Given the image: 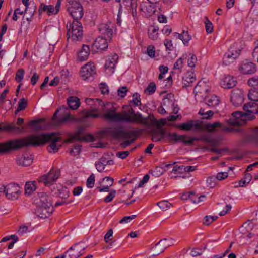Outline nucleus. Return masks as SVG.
I'll return each instance as SVG.
<instances>
[{"mask_svg": "<svg viewBox=\"0 0 258 258\" xmlns=\"http://www.w3.org/2000/svg\"><path fill=\"white\" fill-rule=\"evenodd\" d=\"M70 6L68 8L71 16H83V8L80 4V0H67Z\"/></svg>", "mask_w": 258, "mask_h": 258, "instance_id": "nucleus-16", "label": "nucleus"}, {"mask_svg": "<svg viewBox=\"0 0 258 258\" xmlns=\"http://www.w3.org/2000/svg\"><path fill=\"white\" fill-rule=\"evenodd\" d=\"M20 193L19 187L15 184H10L6 186V197L8 199L14 200L18 198Z\"/></svg>", "mask_w": 258, "mask_h": 258, "instance_id": "nucleus-21", "label": "nucleus"}, {"mask_svg": "<svg viewBox=\"0 0 258 258\" xmlns=\"http://www.w3.org/2000/svg\"><path fill=\"white\" fill-rule=\"evenodd\" d=\"M67 103L70 109H77L80 105V99L76 96H70L67 99Z\"/></svg>", "mask_w": 258, "mask_h": 258, "instance_id": "nucleus-35", "label": "nucleus"}, {"mask_svg": "<svg viewBox=\"0 0 258 258\" xmlns=\"http://www.w3.org/2000/svg\"><path fill=\"white\" fill-rule=\"evenodd\" d=\"M35 10L36 7L34 6L30 7H26L24 10V14H26L28 16L30 15L31 16H33L34 14Z\"/></svg>", "mask_w": 258, "mask_h": 258, "instance_id": "nucleus-56", "label": "nucleus"}, {"mask_svg": "<svg viewBox=\"0 0 258 258\" xmlns=\"http://www.w3.org/2000/svg\"><path fill=\"white\" fill-rule=\"evenodd\" d=\"M27 106V101L24 98H21L18 102V106L16 111V113L20 111L24 110L26 108Z\"/></svg>", "mask_w": 258, "mask_h": 258, "instance_id": "nucleus-45", "label": "nucleus"}, {"mask_svg": "<svg viewBox=\"0 0 258 258\" xmlns=\"http://www.w3.org/2000/svg\"><path fill=\"white\" fill-rule=\"evenodd\" d=\"M205 104L211 108H214L217 106L220 102V100L218 96L214 94H208L205 97L204 100Z\"/></svg>", "mask_w": 258, "mask_h": 258, "instance_id": "nucleus-28", "label": "nucleus"}, {"mask_svg": "<svg viewBox=\"0 0 258 258\" xmlns=\"http://www.w3.org/2000/svg\"><path fill=\"white\" fill-rule=\"evenodd\" d=\"M60 110H63L64 112L67 113V114L60 119L59 123L57 124L58 125L66 122L70 118V113L67 112V111H69V110L66 106H63L61 108H60Z\"/></svg>", "mask_w": 258, "mask_h": 258, "instance_id": "nucleus-43", "label": "nucleus"}, {"mask_svg": "<svg viewBox=\"0 0 258 258\" xmlns=\"http://www.w3.org/2000/svg\"><path fill=\"white\" fill-rule=\"evenodd\" d=\"M86 103L90 106V109L84 110L83 114L84 118H96L99 116V107L103 106V103L99 99L87 98Z\"/></svg>", "mask_w": 258, "mask_h": 258, "instance_id": "nucleus-6", "label": "nucleus"}, {"mask_svg": "<svg viewBox=\"0 0 258 258\" xmlns=\"http://www.w3.org/2000/svg\"><path fill=\"white\" fill-rule=\"evenodd\" d=\"M117 92L118 96L121 97H124L126 95V93L127 92V87L123 86L119 88L118 89Z\"/></svg>", "mask_w": 258, "mask_h": 258, "instance_id": "nucleus-62", "label": "nucleus"}, {"mask_svg": "<svg viewBox=\"0 0 258 258\" xmlns=\"http://www.w3.org/2000/svg\"><path fill=\"white\" fill-rule=\"evenodd\" d=\"M39 206L42 207H53L51 198L45 193H41L39 196Z\"/></svg>", "mask_w": 258, "mask_h": 258, "instance_id": "nucleus-33", "label": "nucleus"}, {"mask_svg": "<svg viewBox=\"0 0 258 258\" xmlns=\"http://www.w3.org/2000/svg\"><path fill=\"white\" fill-rule=\"evenodd\" d=\"M115 28V24L111 21H108L107 23L101 24L99 25V31L102 36L107 38L110 41L112 39Z\"/></svg>", "mask_w": 258, "mask_h": 258, "instance_id": "nucleus-15", "label": "nucleus"}, {"mask_svg": "<svg viewBox=\"0 0 258 258\" xmlns=\"http://www.w3.org/2000/svg\"><path fill=\"white\" fill-rule=\"evenodd\" d=\"M103 181H109L110 183L107 184V185L103 186V187H97L100 192H108L109 191V187L112 185L114 179L112 178L109 177H105L103 179Z\"/></svg>", "mask_w": 258, "mask_h": 258, "instance_id": "nucleus-39", "label": "nucleus"}, {"mask_svg": "<svg viewBox=\"0 0 258 258\" xmlns=\"http://www.w3.org/2000/svg\"><path fill=\"white\" fill-rule=\"evenodd\" d=\"M240 52L241 50L235 47L234 45L231 46L223 56V64L228 66L233 63L238 57Z\"/></svg>", "mask_w": 258, "mask_h": 258, "instance_id": "nucleus-11", "label": "nucleus"}, {"mask_svg": "<svg viewBox=\"0 0 258 258\" xmlns=\"http://www.w3.org/2000/svg\"><path fill=\"white\" fill-rule=\"evenodd\" d=\"M133 99L132 102L134 104L135 106H137L141 104L140 95L138 93H135L133 95Z\"/></svg>", "mask_w": 258, "mask_h": 258, "instance_id": "nucleus-57", "label": "nucleus"}, {"mask_svg": "<svg viewBox=\"0 0 258 258\" xmlns=\"http://www.w3.org/2000/svg\"><path fill=\"white\" fill-rule=\"evenodd\" d=\"M95 177L94 174L91 175L88 177L87 180L86 185L88 188H92L94 186Z\"/></svg>", "mask_w": 258, "mask_h": 258, "instance_id": "nucleus-53", "label": "nucleus"}, {"mask_svg": "<svg viewBox=\"0 0 258 258\" xmlns=\"http://www.w3.org/2000/svg\"><path fill=\"white\" fill-rule=\"evenodd\" d=\"M16 162L19 165L27 166L32 163L33 159L31 157L28 156H22L17 158Z\"/></svg>", "mask_w": 258, "mask_h": 258, "instance_id": "nucleus-34", "label": "nucleus"}, {"mask_svg": "<svg viewBox=\"0 0 258 258\" xmlns=\"http://www.w3.org/2000/svg\"><path fill=\"white\" fill-rule=\"evenodd\" d=\"M228 176V174L226 172H219L217 173L216 176V179L218 180H223L226 178Z\"/></svg>", "mask_w": 258, "mask_h": 258, "instance_id": "nucleus-64", "label": "nucleus"}, {"mask_svg": "<svg viewBox=\"0 0 258 258\" xmlns=\"http://www.w3.org/2000/svg\"><path fill=\"white\" fill-rule=\"evenodd\" d=\"M156 89V86L155 83L151 82L145 89V92H148L149 94H152L155 92Z\"/></svg>", "mask_w": 258, "mask_h": 258, "instance_id": "nucleus-54", "label": "nucleus"}, {"mask_svg": "<svg viewBox=\"0 0 258 258\" xmlns=\"http://www.w3.org/2000/svg\"><path fill=\"white\" fill-rule=\"evenodd\" d=\"M171 137L172 139L175 141H180L187 145H191L195 141H202L206 143H210L211 142V138L207 135H202L199 138L192 137L189 138L188 140H186L187 138L185 135H178L176 133L173 134H169Z\"/></svg>", "mask_w": 258, "mask_h": 258, "instance_id": "nucleus-10", "label": "nucleus"}, {"mask_svg": "<svg viewBox=\"0 0 258 258\" xmlns=\"http://www.w3.org/2000/svg\"><path fill=\"white\" fill-rule=\"evenodd\" d=\"M62 140L58 132L33 134L25 138L10 140L0 144V152L6 153L12 150H17L23 147L40 146L49 142L48 151L57 152L62 146Z\"/></svg>", "mask_w": 258, "mask_h": 258, "instance_id": "nucleus-1", "label": "nucleus"}, {"mask_svg": "<svg viewBox=\"0 0 258 258\" xmlns=\"http://www.w3.org/2000/svg\"><path fill=\"white\" fill-rule=\"evenodd\" d=\"M81 149V145L79 144L75 145L73 148H72L70 152V153L74 156L80 154Z\"/></svg>", "mask_w": 258, "mask_h": 258, "instance_id": "nucleus-55", "label": "nucleus"}, {"mask_svg": "<svg viewBox=\"0 0 258 258\" xmlns=\"http://www.w3.org/2000/svg\"><path fill=\"white\" fill-rule=\"evenodd\" d=\"M95 166L98 172H103L106 166V158H101L98 162L96 163Z\"/></svg>", "mask_w": 258, "mask_h": 258, "instance_id": "nucleus-41", "label": "nucleus"}, {"mask_svg": "<svg viewBox=\"0 0 258 258\" xmlns=\"http://www.w3.org/2000/svg\"><path fill=\"white\" fill-rule=\"evenodd\" d=\"M126 107L128 109L127 110H124L122 113H119L116 112V109L114 107L108 110H106L104 106L103 110L105 113L103 117L106 120L116 122L145 124L147 123L146 119L143 118L140 113L135 112L132 107L129 106H126Z\"/></svg>", "mask_w": 258, "mask_h": 258, "instance_id": "nucleus-3", "label": "nucleus"}, {"mask_svg": "<svg viewBox=\"0 0 258 258\" xmlns=\"http://www.w3.org/2000/svg\"><path fill=\"white\" fill-rule=\"evenodd\" d=\"M208 90L209 89L206 84L199 81L194 90L196 99L199 102L203 101L205 97L208 94Z\"/></svg>", "mask_w": 258, "mask_h": 258, "instance_id": "nucleus-13", "label": "nucleus"}, {"mask_svg": "<svg viewBox=\"0 0 258 258\" xmlns=\"http://www.w3.org/2000/svg\"><path fill=\"white\" fill-rule=\"evenodd\" d=\"M44 121V119H39L38 120H32L29 121L28 125L31 126H34L36 130H39L41 127L39 125V123Z\"/></svg>", "mask_w": 258, "mask_h": 258, "instance_id": "nucleus-49", "label": "nucleus"}, {"mask_svg": "<svg viewBox=\"0 0 258 258\" xmlns=\"http://www.w3.org/2000/svg\"><path fill=\"white\" fill-rule=\"evenodd\" d=\"M143 118L146 119L147 123L146 124H142L146 125L156 126L157 128H159L160 126H164L166 123V120L165 119L157 120L155 118L153 114H150L148 117H143Z\"/></svg>", "mask_w": 258, "mask_h": 258, "instance_id": "nucleus-26", "label": "nucleus"}, {"mask_svg": "<svg viewBox=\"0 0 258 258\" xmlns=\"http://www.w3.org/2000/svg\"><path fill=\"white\" fill-rule=\"evenodd\" d=\"M242 226L246 228V230L248 232L247 237L249 238H251L254 236L256 237L258 229L256 219L245 222L243 223Z\"/></svg>", "mask_w": 258, "mask_h": 258, "instance_id": "nucleus-20", "label": "nucleus"}, {"mask_svg": "<svg viewBox=\"0 0 258 258\" xmlns=\"http://www.w3.org/2000/svg\"><path fill=\"white\" fill-rule=\"evenodd\" d=\"M108 39L103 36H99L95 40L93 47L98 50H103L107 48Z\"/></svg>", "mask_w": 258, "mask_h": 258, "instance_id": "nucleus-24", "label": "nucleus"}, {"mask_svg": "<svg viewBox=\"0 0 258 258\" xmlns=\"http://www.w3.org/2000/svg\"><path fill=\"white\" fill-rule=\"evenodd\" d=\"M35 181H28L25 184V193L26 195H30L36 189Z\"/></svg>", "mask_w": 258, "mask_h": 258, "instance_id": "nucleus-38", "label": "nucleus"}, {"mask_svg": "<svg viewBox=\"0 0 258 258\" xmlns=\"http://www.w3.org/2000/svg\"><path fill=\"white\" fill-rule=\"evenodd\" d=\"M250 102L244 105L243 110L245 112L236 111L232 113V118L229 120V123L233 126H242L245 124L247 120L255 119L254 114H258V90L257 88H251L248 94Z\"/></svg>", "mask_w": 258, "mask_h": 258, "instance_id": "nucleus-2", "label": "nucleus"}, {"mask_svg": "<svg viewBox=\"0 0 258 258\" xmlns=\"http://www.w3.org/2000/svg\"><path fill=\"white\" fill-rule=\"evenodd\" d=\"M248 84L251 87V88H257L258 86V77L254 76L248 79L247 82Z\"/></svg>", "mask_w": 258, "mask_h": 258, "instance_id": "nucleus-48", "label": "nucleus"}, {"mask_svg": "<svg viewBox=\"0 0 258 258\" xmlns=\"http://www.w3.org/2000/svg\"><path fill=\"white\" fill-rule=\"evenodd\" d=\"M173 244L171 240L163 239L160 240L152 249L153 256H156L163 252L165 249Z\"/></svg>", "mask_w": 258, "mask_h": 258, "instance_id": "nucleus-18", "label": "nucleus"}, {"mask_svg": "<svg viewBox=\"0 0 258 258\" xmlns=\"http://www.w3.org/2000/svg\"><path fill=\"white\" fill-rule=\"evenodd\" d=\"M237 81L235 78L230 76H227L221 81L220 85L225 89H229L236 86Z\"/></svg>", "mask_w": 258, "mask_h": 258, "instance_id": "nucleus-25", "label": "nucleus"}, {"mask_svg": "<svg viewBox=\"0 0 258 258\" xmlns=\"http://www.w3.org/2000/svg\"><path fill=\"white\" fill-rule=\"evenodd\" d=\"M157 205L162 210L165 211L171 207V204L167 201H162L157 203Z\"/></svg>", "mask_w": 258, "mask_h": 258, "instance_id": "nucleus-47", "label": "nucleus"}, {"mask_svg": "<svg viewBox=\"0 0 258 258\" xmlns=\"http://www.w3.org/2000/svg\"><path fill=\"white\" fill-rule=\"evenodd\" d=\"M152 135V140L154 142H158L165 137H167L170 141L176 142L174 140L172 139L171 137L168 135L171 134L170 133L166 132V130L162 128H157L152 129L151 131ZM173 133L172 134H173Z\"/></svg>", "mask_w": 258, "mask_h": 258, "instance_id": "nucleus-17", "label": "nucleus"}, {"mask_svg": "<svg viewBox=\"0 0 258 258\" xmlns=\"http://www.w3.org/2000/svg\"><path fill=\"white\" fill-rule=\"evenodd\" d=\"M240 70L243 74H251L256 71V66L252 62H245L241 65Z\"/></svg>", "mask_w": 258, "mask_h": 258, "instance_id": "nucleus-30", "label": "nucleus"}, {"mask_svg": "<svg viewBox=\"0 0 258 258\" xmlns=\"http://www.w3.org/2000/svg\"><path fill=\"white\" fill-rule=\"evenodd\" d=\"M244 142L251 144L258 143V127L250 128L244 138Z\"/></svg>", "mask_w": 258, "mask_h": 258, "instance_id": "nucleus-23", "label": "nucleus"}, {"mask_svg": "<svg viewBox=\"0 0 258 258\" xmlns=\"http://www.w3.org/2000/svg\"><path fill=\"white\" fill-rule=\"evenodd\" d=\"M216 178L214 176L209 177L206 180L207 186L209 188H213L216 184Z\"/></svg>", "mask_w": 258, "mask_h": 258, "instance_id": "nucleus-50", "label": "nucleus"}, {"mask_svg": "<svg viewBox=\"0 0 258 258\" xmlns=\"http://www.w3.org/2000/svg\"><path fill=\"white\" fill-rule=\"evenodd\" d=\"M90 48L88 45L83 44L82 49L78 53L77 59L82 62L86 61L90 54Z\"/></svg>", "mask_w": 258, "mask_h": 258, "instance_id": "nucleus-32", "label": "nucleus"}, {"mask_svg": "<svg viewBox=\"0 0 258 258\" xmlns=\"http://www.w3.org/2000/svg\"><path fill=\"white\" fill-rule=\"evenodd\" d=\"M96 73L95 67L92 62H88L82 67L80 75L84 80H86Z\"/></svg>", "mask_w": 258, "mask_h": 258, "instance_id": "nucleus-22", "label": "nucleus"}, {"mask_svg": "<svg viewBox=\"0 0 258 258\" xmlns=\"http://www.w3.org/2000/svg\"><path fill=\"white\" fill-rule=\"evenodd\" d=\"M155 7L151 5H149L148 6L144 8L142 7L141 10L144 13L145 16H152L154 11H155Z\"/></svg>", "mask_w": 258, "mask_h": 258, "instance_id": "nucleus-40", "label": "nucleus"}, {"mask_svg": "<svg viewBox=\"0 0 258 258\" xmlns=\"http://www.w3.org/2000/svg\"><path fill=\"white\" fill-rule=\"evenodd\" d=\"M60 175L59 170L52 168L47 174L40 177L38 179V181L43 183L46 186H49L55 183Z\"/></svg>", "mask_w": 258, "mask_h": 258, "instance_id": "nucleus-9", "label": "nucleus"}, {"mask_svg": "<svg viewBox=\"0 0 258 258\" xmlns=\"http://www.w3.org/2000/svg\"><path fill=\"white\" fill-rule=\"evenodd\" d=\"M61 2V0H57L55 7L52 5H46L43 3H41L38 9V15H41L43 12H46V14L48 15L57 14L59 11Z\"/></svg>", "mask_w": 258, "mask_h": 258, "instance_id": "nucleus-14", "label": "nucleus"}, {"mask_svg": "<svg viewBox=\"0 0 258 258\" xmlns=\"http://www.w3.org/2000/svg\"><path fill=\"white\" fill-rule=\"evenodd\" d=\"M85 249V245L82 242L76 243L71 247L63 254L66 258H78L82 255V251Z\"/></svg>", "mask_w": 258, "mask_h": 258, "instance_id": "nucleus-12", "label": "nucleus"}, {"mask_svg": "<svg viewBox=\"0 0 258 258\" xmlns=\"http://www.w3.org/2000/svg\"><path fill=\"white\" fill-rule=\"evenodd\" d=\"M183 66V58L180 57L178 58L174 64V69L179 70L181 69Z\"/></svg>", "mask_w": 258, "mask_h": 258, "instance_id": "nucleus-58", "label": "nucleus"}, {"mask_svg": "<svg viewBox=\"0 0 258 258\" xmlns=\"http://www.w3.org/2000/svg\"><path fill=\"white\" fill-rule=\"evenodd\" d=\"M113 235V230L112 229H110L108 230L107 233L104 236V241L106 243H109L110 241L112 240V239L110 238L112 237Z\"/></svg>", "mask_w": 258, "mask_h": 258, "instance_id": "nucleus-63", "label": "nucleus"}, {"mask_svg": "<svg viewBox=\"0 0 258 258\" xmlns=\"http://www.w3.org/2000/svg\"><path fill=\"white\" fill-rule=\"evenodd\" d=\"M158 30L159 27L158 26H151L148 29V35L149 38L153 40H156L159 35L158 33Z\"/></svg>", "mask_w": 258, "mask_h": 258, "instance_id": "nucleus-37", "label": "nucleus"}, {"mask_svg": "<svg viewBox=\"0 0 258 258\" xmlns=\"http://www.w3.org/2000/svg\"><path fill=\"white\" fill-rule=\"evenodd\" d=\"M116 195V191L115 190H111L109 195L106 197L104 199V201L106 203H109L111 202L113 199L115 197Z\"/></svg>", "mask_w": 258, "mask_h": 258, "instance_id": "nucleus-61", "label": "nucleus"}, {"mask_svg": "<svg viewBox=\"0 0 258 258\" xmlns=\"http://www.w3.org/2000/svg\"><path fill=\"white\" fill-rule=\"evenodd\" d=\"M205 29L207 34H210L213 31V25L211 21H210L207 17L205 18L204 20Z\"/></svg>", "mask_w": 258, "mask_h": 258, "instance_id": "nucleus-44", "label": "nucleus"}, {"mask_svg": "<svg viewBox=\"0 0 258 258\" xmlns=\"http://www.w3.org/2000/svg\"><path fill=\"white\" fill-rule=\"evenodd\" d=\"M195 196V194L193 192H185L182 194L181 199L182 200H191V198H194Z\"/></svg>", "mask_w": 258, "mask_h": 258, "instance_id": "nucleus-60", "label": "nucleus"}, {"mask_svg": "<svg viewBox=\"0 0 258 258\" xmlns=\"http://www.w3.org/2000/svg\"><path fill=\"white\" fill-rule=\"evenodd\" d=\"M53 211V207H42L39 206L37 209L35 213L38 217L41 218H45L50 215Z\"/></svg>", "mask_w": 258, "mask_h": 258, "instance_id": "nucleus-31", "label": "nucleus"}, {"mask_svg": "<svg viewBox=\"0 0 258 258\" xmlns=\"http://www.w3.org/2000/svg\"><path fill=\"white\" fill-rule=\"evenodd\" d=\"M82 17H76L75 19L73 17V20L70 24V27L71 28V31L68 30L67 36L71 37L73 41H81L83 37V29L81 23L79 21Z\"/></svg>", "mask_w": 258, "mask_h": 258, "instance_id": "nucleus-7", "label": "nucleus"}, {"mask_svg": "<svg viewBox=\"0 0 258 258\" xmlns=\"http://www.w3.org/2000/svg\"><path fill=\"white\" fill-rule=\"evenodd\" d=\"M143 131L140 128H136L134 131H124L122 128H109L106 132L112 136L114 138H122L124 139H129L132 137H135L132 140H126L121 143V146L124 148L129 146L131 143L134 141L137 136L141 134Z\"/></svg>", "mask_w": 258, "mask_h": 258, "instance_id": "nucleus-5", "label": "nucleus"}, {"mask_svg": "<svg viewBox=\"0 0 258 258\" xmlns=\"http://www.w3.org/2000/svg\"><path fill=\"white\" fill-rule=\"evenodd\" d=\"M190 57L187 60V64L189 67L194 68L195 67V63L197 61V58L196 56L194 54L190 53Z\"/></svg>", "mask_w": 258, "mask_h": 258, "instance_id": "nucleus-52", "label": "nucleus"}, {"mask_svg": "<svg viewBox=\"0 0 258 258\" xmlns=\"http://www.w3.org/2000/svg\"><path fill=\"white\" fill-rule=\"evenodd\" d=\"M118 59V55L116 54H114L112 56H109L106 61L104 67L106 70H109V73H113L114 72L115 64Z\"/></svg>", "mask_w": 258, "mask_h": 258, "instance_id": "nucleus-27", "label": "nucleus"}, {"mask_svg": "<svg viewBox=\"0 0 258 258\" xmlns=\"http://www.w3.org/2000/svg\"><path fill=\"white\" fill-rule=\"evenodd\" d=\"M196 76L194 72H187L182 78L183 88L192 86V83L196 81Z\"/></svg>", "mask_w": 258, "mask_h": 258, "instance_id": "nucleus-29", "label": "nucleus"}, {"mask_svg": "<svg viewBox=\"0 0 258 258\" xmlns=\"http://www.w3.org/2000/svg\"><path fill=\"white\" fill-rule=\"evenodd\" d=\"M199 114L203 116V119H210L213 116L214 112L212 110L205 111V109L204 108H201L199 111Z\"/></svg>", "mask_w": 258, "mask_h": 258, "instance_id": "nucleus-42", "label": "nucleus"}, {"mask_svg": "<svg viewBox=\"0 0 258 258\" xmlns=\"http://www.w3.org/2000/svg\"><path fill=\"white\" fill-rule=\"evenodd\" d=\"M176 127L186 131L194 129L195 130H205L209 132H213L216 128H222V124L220 122H215L213 123H206L203 124L199 120H191L187 123H183L176 125Z\"/></svg>", "mask_w": 258, "mask_h": 258, "instance_id": "nucleus-4", "label": "nucleus"}, {"mask_svg": "<svg viewBox=\"0 0 258 258\" xmlns=\"http://www.w3.org/2000/svg\"><path fill=\"white\" fill-rule=\"evenodd\" d=\"M3 129L12 133L21 134L24 132L23 127H19L16 126L14 124H9L5 125Z\"/></svg>", "mask_w": 258, "mask_h": 258, "instance_id": "nucleus-36", "label": "nucleus"}, {"mask_svg": "<svg viewBox=\"0 0 258 258\" xmlns=\"http://www.w3.org/2000/svg\"><path fill=\"white\" fill-rule=\"evenodd\" d=\"M136 7V0H123L120 4L117 16L129 15L130 13L132 16H135L137 15Z\"/></svg>", "mask_w": 258, "mask_h": 258, "instance_id": "nucleus-8", "label": "nucleus"}, {"mask_svg": "<svg viewBox=\"0 0 258 258\" xmlns=\"http://www.w3.org/2000/svg\"><path fill=\"white\" fill-rule=\"evenodd\" d=\"M183 43L184 45L187 44L191 39V36L188 34V31L183 30Z\"/></svg>", "mask_w": 258, "mask_h": 258, "instance_id": "nucleus-59", "label": "nucleus"}, {"mask_svg": "<svg viewBox=\"0 0 258 258\" xmlns=\"http://www.w3.org/2000/svg\"><path fill=\"white\" fill-rule=\"evenodd\" d=\"M25 71L24 69L20 68L18 70L16 74L15 80L18 82H20L23 79Z\"/></svg>", "mask_w": 258, "mask_h": 258, "instance_id": "nucleus-51", "label": "nucleus"}, {"mask_svg": "<svg viewBox=\"0 0 258 258\" xmlns=\"http://www.w3.org/2000/svg\"><path fill=\"white\" fill-rule=\"evenodd\" d=\"M85 127L84 126H80L78 128L74 135V138L78 141H81L82 139V137L80 135L83 134Z\"/></svg>", "mask_w": 258, "mask_h": 258, "instance_id": "nucleus-46", "label": "nucleus"}, {"mask_svg": "<svg viewBox=\"0 0 258 258\" xmlns=\"http://www.w3.org/2000/svg\"><path fill=\"white\" fill-rule=\"evenodd\" d=\"M230 100L234 106H241L244 100L243 92L238 89L233 90L231 95Z\"/></svg>", "mask_w": 258, "mask_h": 258, "instance_id": "nucleus-19", "label": "nucleus"}]
</instances>
